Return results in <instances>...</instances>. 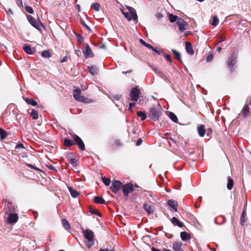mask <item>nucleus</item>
I'll use <instances>...</instances> for the list:
<instances>
[{
	"instance_id": "49530a36",
	"label": "nucleus",
	"mask_w": 251,
	"mask_h": 251,
	"mask_svg": "<svg viewBox=\"0 0 251 251\" xmlns=\"http://www.w3.org/2000/svg\"><path fill=\"white\" fill-rule=\"evenodd\" d=\"M244 215H245V211H244L243 213H242V217H241V219H240L241 223L242 225L245 222Z\"/></svg>"
},
{
	"instance_id": "f3484780",
	"label": "nucleus",
	"mask_w": 251,
	"mask_h": 251,
	"mask_svg": "<svg viewBox=\"0 0 251 251\" xmlns=\"http://www.w3.org/2000/svg\"><path fill=\"white\" fill-rule=\"evenodd\" d=\"M172 223L175 225L177 226L180 227H181L183 226V224L181 223L176 218L173 217L171 219Z\"/></svg>"
},
{
	"instance_id": "412c9836",
	"label": "nucleus",
	"mask_w": 251,
	"mask_h": 251,
	"mask_svg": "<svg viewBox=\"0 0 251 251\" xmlns=\"http://www.w3.org/2000/svg\"><path fill=\"white\" fill-rule=\"evenodd\" d=\"M168 204L175 211H177V202L176 201L173 200H169L168 201Z\"/></svg>"
},
{
	"instance_id": "e2e57ef3",
	"label": "nucleus",
	"mask_w": 251,
	"mask_h": 251,
	"mask_svg": "<svg viewBox=\"0 0 251 251\" xmlns=\"http://www.w3.org/2000/svg\"><path fill=\"white\" fill-rule=\"evenodd\" d=\"M28 166L31 169H37L36 167H34L32 165L28 164Z\"/></svg>"
},
{
	"instance_id": "79ce46f5",
	"label": "nucleus",
	"mask_w": 251,
	"mask_h": 251,
	"mask_svg": "<svg viewBox=\"0 0 251 251\" xmlns=\"http://www.w3.org/2000/svg\"><path fill=\"white\" fill-rule=\"evenodd\" d=\"M185 25H186V23L183 24L181 25H179V29L180 30V31L183 32L186 29V28L185 27Z\"/></svg>"
},
{
	"instance_id": "4be33fe9",
	"label": "nucleus",
	"mask_w": 251,
	"mask_h": 251,
	"mask_svg": "<svg viewBox=\"0 0 251 251\" xmlns=\"http://www.w3.org/2000/svg\"><path fill=\"white\" fill-rule=\"evenodd\" d=\"M24 100L29 104L32 106H36L37 105V102L32 99H29L28 98H24Z\"/></svg>"
},
{
	"instance_id": "774afa93",
	"label": "nucleus",
	"mask_w": 251,
	"mask_h": 251,
	"mask_svg": "<svg viewBox=\"0 0 251 251\" xmlns=\"http://www.w3.org/2000/svg\"><path fill=\"white\" fill-rule=\"evenodd\" d=\"M153 69L155 72H157V69L153 68Z\"/></svg>"
},
{
	"instance_id": "338daca9",
	"label": "nucleus",
	"mask_w": 251,
	"mask_h": 251,
	"mask_svg": "<svg viewBox=\"0 0 251 251\" xmlns=\"http://www.w3.org/2000/svg\"><path fill=\"white\" fill-rule=\"evenodd\" d=\"M130 71H128V72H123V74H126L127 73H130Z\"/></svg>"
},
{
	"instance_id": "393cba45",
	"label": "nucleus",
	"mask_w": 251,
	"mask_h": 251,
	"mask_svg": "<svg viewBox=\"0 0 251 251\" xmlns=\"http://www.w3.org/2000/svg\"><path fill=\"white\" fill-rule=\"evenodd\" d=\"M62 225L67 230H69L71 228L70 225L68 221L66 219H63L62 221Z\"/></svg>"
},
{
	"instance_id": "1a4fd4ad",
	"label": "nucleus",
	"mask_w": 251,
	"mask_h": 251,
	"mask_svg": "<svg viewBox=\"0 0 251 251\" xmlns=\"http://www.w3.org/2000/svg\"><path fill=\"white\" fill-rule=\"evenodd\" d=\"M140 92L139 90L136 88H132L130 92L131 100L133 101H136L139 99Z\"/></svg>"
},
{
	"instance_id": "2f4dec72",
	"label": "nucleus",
	"mask_w": 251,
	"mask_h": 251,
	"mask_svg": "<svg viewBox=\"0 0 251 251\" xmlns=\"http://www.w3.org/2000/svg\"><path fill=\"white\" fill-rule=\"evenodd\" d=\"M74 144L73 141L71 140L65 139L64 140V145L67 147H69Z\"/></svg>"
},
{
	"instance_id": "13d9d810",
	"label": "nucleus",
	"mask_w": 251,
	"mask_h": 251,
	"mask_svg": "<svg viewBox=\"0 0 251 251\" xmlns=\"http://www.w3.org/2000/svg\"><path fill=\"white\" fill-rule=\"evenodd\" d=\"M142 142V140L141 139H138L137 143H136V145L137 146H139L140 145H141V143Z\"/></svg>"
},
{
	"instance_id": "3c124183",
	"label": "nucleus",
	"mask_w": 251,
	"mask_h": 251,
	"mask_svg": "<svg viewBox=\"0 0 251 251\" xmlns=\"http://www.w3.org/2000/svg\"><path fill=\"white\" fill-rule=\"evenodd\" d=\"M165 57L166 59L168 61H169L170 63H171V62H172V60H171V57H170V56L169 55H168V54H166V55H165Z\"/></svg>"
},
{
	"instance_id": "e433bc0d",
	"label": "nucleus",
	"mask_w": 251,
	"mask_h": 251,
	"mask_svg": "<svg viewBox=\"0 0 251 251\" xmlns=\"http://www.w3.org/2000/svg\"><path fill=\"white\" fill-rule=\"evenodd\" d=\"M174 54L176 57L177 59L179 60H180L181 55L179 52L176 50H172Z\"/></svg>"
},
{
	"instance_id": "09e8293b",
	"label": "nucleus",
	"mask_w": 251,
	"mask_h": 251,
	"mask_svg": "<svg viewBox=\"0 0 251 251\" xmlns=\"http://www.w3.org/2000/svg\"><path fill=\"white\" fill-rule=\"evenodd\" d=\"M76 37L79 42H83V38L81 35L77 34V35H76Z\"/></svg>"
},
{
	"instance_id": "9b49d317",
	"label": "nucleus",
	"mask_w": 251,
	"mask_h": 251,
	"mask_svg": "<svg viewBox=\"0 0 251 251\" xmlns=\"http://www.w3.org/2000/svg\"><path fill=\"white\" fill-rule=\"evenodd\" d=\"M18 220V216L17 214L15 213H10L9 215L8 221L10 224H15L16 223Z\"/></svg>"
},
{
	"instance_id": "8fccbe9b",
	"label": "nucleus",
	"mask_w": 251,
	"mask_h": 251,
	"mask_svg": "<svg viewBox=\"0 0 251 251\" xmlns=\"http://www.w3.org/2000/svg\"><path fill=\"white\" fill-rule=\"evenodd\" d=\"M153 51L156 52L158 54H160V51L157 50L156 49L153 48V47L151 49Z\"/></svg>"
},
{
	"instance_id": "72a5a7b5",
	"label": "nucleus",
	"mask_w": 251,
	"mask_h": 251,
	"mask_svg": "<svg viewBox=\"0 0 251 251\" xmlns=\"http://www.w3.org/2000/svg\"><path fill=\"white\" fill-rule=\"evenodd\" d=\"M101 179L105 185L109 186L110 185V180L109 179L107 178L105 176H101Z\"/></svg>"
},
{
	"instance_id": "58836bf2",
	"label": "nucleus",
	"mask_w": 251,
	"mask_h": 251,
	"mask_svg": "<svg viewBox=\"0 0 251 251\" xmlns=\"http://www.w3.org/2000/svg\"><path fill=\"white\" fill-rule=\"evenodd\" d=\"M93 6L95 11H98L100 10V4L96 2L93 4Z\"/></svg>"
},
{
	"instance_id": "f03ea898",
	"label": "nucleus",
	"mask_w": 251,
	"mask_h": 251,
	"mask_svg": "<svg viewBox=\"0 0 251 251\" xmlns=\"http://www.w3.org/2000/svg\"><path fill=\"white\" fill-rule=\"evenodd\" d=\"M81 90L79 88L76 89L73 91V96L74 99L79 102L84 103L92 102L93 100L92 99H88L84 96H80Z\"/></svg>"
},
{
	"instance_id": "ea45409f",
	"label": "nucleus",
	"mask_w": 251,
	"mask_h": 251,
	"mask_svg": "<svg viewBox=\"0 0 251 251\" xmlns=\"http://www.w3.org/2000/svg\"><path fill=\"white\" fill-rule=\"evenodd\" d=\"M26 11L30 14L33 13V10L32 7L29 6H26L25 7Z\"/></svg>"
},
{
	"instance_id": "c85d7f7f",
	"label": "nucleus",
	"mask_w": 251,
	"mask_h": 251,
	"mask_svg": "<svg viewBox=\"0 0 251 251\" xmlns=\"http://www.w3.org/2000/svg\"><path fill=\"white\" fill-rule=\"evenodd\" d=\"M137 114L138 117L141 118L142 121L145 120L147 117L146 113L142 111H138Z\"/></svg>"
},
{
	"instance_id": "603ef678",
	"label": "nucleus",
	"mask_w": 251,
	"mask_h": 251,
	"mask_svg": "<svg viewBox=\"0 0 251 251\" xmlns=\"http://www.w3.org/2000/svg\"><path fill=\"white\" fill-rule=\"evenodd\" d=\"M99 251H114L113 249L109 250L107 248L105 249H100Z\"/></svg>"
},
{
	"instance_id": "ddd939ff",
	"label": "nucleus",
	"mask_w": 251,
	"mask_h": 251,
	"mask_svg": "<svg viewBox=\"0 0 251 251\" xmlns=\"http://www.w3.org/2000/svg\"><path fill=\"white\" fill-rule=\"evenodd\" d=\"M182 243L180 242H176L174 243L173 248L175 251H182L181 248Z\"/></svg>"
},
{
	"instance_id": "bf43d9fd",
	"label": "nucleus",
	"mask_w": 251,
	"mask_h": 251,
	"mask_svg": "<svg viewBox=\"0 0 251 251\" xmlns=\"http://www.w3.org/2000/svg\"><path fill=\"white\" fill-rule=\"evenodd\" d=\"M75 53L76 54V55L79 56V54L81 53V52L80 50H75Z\"/></svg>"
},
{
	"instance_id": "f8f14e48",
	"label": "nucleus",
	"mask_w": 251,
	"mask_h": 251,
	"mask_svg": "<svg viewBox=\"0 0 251 251\" xmlns=\"http://www.w3.org/2000/svg\"><path fill=\"white\" fill-rule=\"evenodd\" d=\"M185 46V49L187 53L190 55H193L194 54V51L191 43L189 42H186Z\"/></svg>"
},
{
	"instance_id": "423d86ee",
	"label": "nucleus",
	"mask_w": 251,
	"mask_h": 251,
	"mask_svg": "<svg viewBox=\"0 0 251 251\" xmlns=\"http://www.w3.org/2000/svg\"><path fill=\"white\" fill-rule=\"evenodd\" d=\"M122 183L118 180H113L110 186L111 190L114 193H116L121 188H122Z\"/></svg>"
},
{
	"instance_id": "6e6d98bb",
	"label": "nucleus",
	"mask_w": 251,
	"mask_h": 251,
	"mask_svg": "<svg viewBox=\"0 0 251 251\" xmlns=\"http://www.w3.org/2000/svg\"><path fill=\"white\" fill-rule=\"evenodd\" d=\"M144 46L149 49H151L152 47V46H151V45L147 43Z\"/></svg>"
},
{
	"instance_id": "7ed1b4c3",
	"label": "nucleus",
	"mask_w": 251,
	"mask_h": 251,
	"mask_svg": "<svg viewBox=\"0 0 251 251\" xmlns=\"http://www.w3.org/2000/svg\"><path fill=\"white\" fill-rule=\"evenodd\" d=\"M84 237L86 239L85 242L86 246L90 248L94 244V233L90 229H85L83 230Z\"/></svg>"
},
{
	"instance_id": "864d4df0",
	"label": "nucleus",
	"mask_w": 251,
	"mask_h": 251,
	"mask_svg": "<svg viewBox=\"0 0 251 251\" xmlns=\"http://www.w3.org/2000/svg\"><path fill=\"white\" fill-rule=\"evenodd\" d=\"M16 148H24V146L22 144H19L16 146Z\"/></svg>"
},
{
	"instance_id": "473e14b6",
	"label": "nucleus",
	"mask_w": 251,
	"mask_h": 251,
	"mask_svg": "<svg viewBox=\"0 0 251 251\" xmlns=\"http://www.w3.org/2000/svg\"><path fill=\"white\" fill-rule=\"evenodd\" d=\"M219 23V20L217 16H215L212 18L211 25L213 26H216Z\"/></svg>"
},
{
	"instance_id": "4468645a",
	"label": "nucleus",
	"mask_w": 251,
	"mask_h": 251,
	"mask_svg": "<svg viewBox=\"0 0 251 251\" xmlns=\"http://www.w3.org/2000/svg\"><path fill=\"white\" fill-rule=\"evenodd\" d=\"M74 155L72 153H70L68 154L67 158L68 161L71 163L73 166H75L76 165V160L75 158H73Z\"/></svg>"
},
{
	"instance_id": "37998d69",
	"label": "nucleus",
	"mask_w": 251,
	"mask_h": 251,
	"mask_svg": "<svg viewBox=\"0 0 251 251\" xmlns=\"http://www.w3.org/2000/svg\"><path fill=\"white\" fill-rule=\"evenodd\" d=\"M213 58V55L212 54H209L206 57V61L207 62L211 61Z\"/></svg>"
},
{
	"instance_id": "cd10ccee",
	"label": "nucleus",
	"mask_w": 251,
	"mask_h": 251,
	"mask_svg": "<svg viewBox=\"0 0 251 251\" xmlns=\"http://www.w3.org/2000/svg\"><path fill=\"white\" fill-rule=\"evenodd\" d=\"M243 115L245 117L248 116L249 113V107L248 105H245L243 108Z\"/></svg>"
},
{
	"instance_id": "0e129e2a",
	"label": "nucleus",
	"mask_w": 251,
	"mask_h": 251,
	"mask_svg": "<svg viewBox=\"0 0 251 251\" xmlns=\"http://www.w3.org/2000/svg\"><path fill=\"white\" fill-rule=\"evenodd\" d=\"M217 50L218 52H220L222 50V48L221 47H219Z\"/></svg>"
},
{
	"instance_id": "c03bdc74",
	"label": "nucleus",
	"mask_w": 251,
	"mask_h": 251,
	"mask_svg": "<svg viewBox=\"0 0 251 251\" xmlns=\"http://www.w3.org/2000/svg\"><path fill=\"white\" fill-rule=\"evenodd\" d=\"M135 104H136V103L135 102L130 103L129 104V108H128V109L130 111H132V108H133V107H134L135 106Z\"/></svg>"
},
{
	"instance_id": "dca6fc26",
	"label": "nucleus",
	"mask_w": 251,
	"mask_h": 251,
	"mask_svg": "<svg viewBox=\"0 0 251 251\" xmlns=\"http://www.w3.org/2000/svg\"><path fill=\"white\" fill-rule=\"evenodd\" d=\"M198 132L201 137H203L205 133L204 126L201 125L198 127Z\"/></svg>"
},
{
	"instance_id": "4d7b16f0",
	"label": "nucleus",
	"mask_w": 251,
	"mask_h": 251,
	"mask_svg": "<svg viewBox=\"0 0 251 251\" xmlns=\"http://www.w3.org/2000/svg\"><path fill=\"white\" fill-rule=\"evenodd\" d=\"M140 43L141 44H142L143 46H145V45L146 44L145 41L144 40L142 39H140Z\"/></svg>"
},
{
	"instance_id": "9d476101",
	"label": "nucleus",
	"mask_w": 251,
	"mask_h": 251,
	"mask_svg": "<svg viewBox=\"0 0 251 251\" xmlns=\"http://www.w3.org/2000/svg\"><path fill=\"white\" fill-rule=\"evenodd\" d=\"M83 52L85 58L92 57L94 55L88 45L86 44L83 48Z\"/></svg>"
},
{
	"instance_id": "5701e85b",
	"label": "nucleus",
	"mask_w": 251,
	"mask_h": 251,
	"mask_svg": "<svg viewBox=\"0 0 251 251\" xmlns=\"http://www.w3.org/2000/svg\"><path fill=\"white\" fill-rule=\"evenodd\" d=\"M180 237L183 241H187L190 238L189 234L186 232H182L180 233Z\"/></svg>"
},
{
	"instance_id": "2eb2a0df",
	"label": "nucleus",
	"mask_w": 251,
	"mask_h": 251,
	"mask_svg": "<svg viewBox=\"0 0 251 251\" xmlns=\"http://www.w3.org/2000/svg\"><path fill=\"white\" fill-rule=\"evenodd\" d=\"M25 51L28 54H32L35 51V49L30 46H25L23 47Z\"/></svg>"
},
{
	"instance_id": "0eeeda50",
	"label": "nucleus",
	"mask_w": 251,
	"mask_h": 251,
	"mask_svg": "<svg viewBox=\"0 0 251 251\" xmlns=\"http://www.w3.org/2000/svg\"><path fill=\"white\" fill-rule=\"evenodd\" d=\"M122 190L124 196L127 197L128 194L133 190V185L131 183H127L123 185Z\"/></svg>"
},
{
	"instance_id": "a211bd4d",
	"label": "nucleus",
	"mask_w": 251,
	"mask_h": 251,
	"mask_svg": "<svg viewBox=\"0 0 251 251\" xmlns=\"http://www.w3.org/2000/svg\"><path fill=\"white\" fill-rule=\"evenodd\" d=\"M69 192L73 198H76L79 195V193L71 187H68Z\"/></svg>"
},
{
	"instance_id": "a19ab883",
	"label": "nucleus",
	"mask_w": 251,
	"mask_h": 251,
	"mask_svg": "<svg viewBox=\"0 0 251 251\" xmlns=\"http://www.w3.org/2000/svg\"><path fill=\"white\" fill-rule=\"evenodd\" d=\"M90 212L92 214H94L100 216V213L99 211L98 210H97V209H91L90 210Z\"/></svg>"
},
{
	"instance_id": "f257e3e1",
	"label": "nucleus",
	"mask_w": 251,
	"mask_h": 251,
	"mask_svg": "<svg viewBox=\"0 0 251 251\" xmlns=\"http://www.w3.org/2000/svg\"><path fill=\"white\" fill-rule=\"evenodd\" d=\"M126 7L127 9L129 12L125 11V8L123 6H121L120 8L121 11L124 15L125 17L128 21H131L132 19L135 21H137L138 16L135 9L128 5H126Z\"/></svg>"
},
{
	"instance_id": "052dcab7",
	"label": "nucleus",
	"mask_w": 251,
	"mask_h": 251,
	"mask_svg": "<svg viewBox=\"0 0 251 251\" xmlns=\"http://www.w3.org/2000/svg\"><path fill=\"white\" fill-rule=\"evenodd\" d=\"M151 251H160V250L159 249H156L154 247H152V249H151Z\"/></svg>"
},
{
	"instance_id": "b1692460",
	"label": "nucleus",
	"mask_w": 251,
	"mask_h": 251,
	"mask_svg": "<svg viewBox=\"0 0 251 251\" xmlns=\"http://www.w3.org/2000/svg\"><path fill=\"white\" fill-rule=\"evenodd\" d=\"M143 208L144 210L147 211L149 214L152 213L153 212V210L151 207V206L148 204H145L143 206Z\"/></svg>"
},
{
	"instance_id": "4c0bfd02",
	"label": "nucleus",
	"mask_w": 251,
	"mask_h": 251,
	"mask_svg": "<svg viewBox=\"0 0 251 251\" xmlns=\"http://www.w3.org/2000/svg\"><path fill=\"white\" fill-rule=\"evenodd\" d=\"M42 56L44 57H50V54L49 51L44 50L42 52Z\"/></svg>"
},
{
	"instance_id": "aec40b11",
	"label": "nucleus",
	"mask_w": 251,
	"mask_h": 251,
	"mask_svg": "<svg viewBox=\"0 0 251 251\" xmlns=\"http://www.w3.org/2000/svg\"><path fill=\"white\" fill-rule=\"evenodd\" d=\"M234 185V182L233 179L231 178L230 176H228L227 177V188L228 190H231L233 188Z\"/></svg>"
},
{
	"instance_id": "6e6552de",
	"label": "nucleus",
	"mask_w": 251,
	"mask_h": 251,
	"mask_svg": "<svg viewBox=\"0 0 251 251\" xmlns=\"http://www.w3.org/2000/svg\"><path fill=\"white\" fill-rule=\"evenodd\" d=\"M72 137L73 138L74 141L76 143L79 149L81 151H83L85 149V145L83 141L81 139L75 134H74L72 135Z\"/></svg>"
},
{
	"instance_id": "39448f33",
	"label": "nucleus",
	"mask_w": 251,
	"mask_h": 251,
	"mask_svg": "<svg viewBox=\"0 0 251 251\" xmlns=\"http://www.w3.org/2000/svg\"><path fill=\"white\" fill-rule=\"evenodd\" d=\"M27 19L30 24L39 30L41 29L42 25L39 20H36L30 15L27 16Z\"/></svg>"
},
{
	"instance_id": "7c9ffc66",
	"label": "nucleus",
	"mask_w": 251,
	"mask_h": 251,
	"mask_svg": "<svg viewBox=\"0 0 251 251\" xmlns=\"http://www.w3.org/2000/svg\"><path fill=\"white\" fill-rule=\"evenodd\" d=\"M30 115L32 116V118L34 120H36L38 118V112L34 109L32 110V111L30 113Z\"/></svg>"
},
{
	"instance_id": "6ab92c4d",
	"label": "nucleus",
	"mask_w": 251,
	"mask_h": 251,
	"mask_svg": "<svg viewBox=\"0 0 251 251\" xmlns=\"http://www.w3.org/2000/svg\"><path fill=\"white\" fill-rule=\"evenodd\" d=\"M89 73L92 75H95L98 74V69L95 66H89L88 67Z\"/></svg>"
},
{
	"instance_id": "a878e982",
	"label": "nucleus",
	"mask_w": 251,
	"mask_h": 251,
	"mask_svg": "<svg viewBox=\"0 0 251 251\" xmlns=\"http://www.w3.org/2000/svg\"><path fill=\"white\" fill-rule=\"evenodd\" d=\"M168 16L169 20L171 23H174V22H176V21L178 18L177 16H176V15H174L173 14H171V13H169L168 14Z\"/></svg>"
},
{
	"instance_id": "680f3d73",
	"label": "nucleus",
	"mask_w": 251,
	"mask_h": 251,
	"mask_svg": "<svg viewBox=\"0 0 251 251\" xmlns=\"http://www.w3.org/2000/svg\"><path fill=\"white\" fill-rule=\"evenodd\" d=\"M82 24L87 29H88L89 30H90L89 27L87 25H86L84 23H83Z\"/></svg>"
},
{
	"instance_id": "69168bd1",
	"label": "nucleus",
	"mask_w": 251,
	"mask_h": 251,
	"mask_svg": "<svg viewBox=\"0 0 251 251\" xmlns=\"http://www.w3.org/2000/svg\"><path fill=\"white\" fill-rule=\"evenodd\" d=\"M224 40H225V39H224V38H222L221 40H220V41H219L218 42V43H220L221 42H222V41H224Z\"/></svg>"
},
{
	"instance_id": "a18cd8bd",
	"label": "nucleus",
	"mask_w": 251,
	"mask_h": 251,
	"mask_svg": "<svg viewBox=\"0 0 251 251\" xmlns=\"http://www.w3.org/2000/svg\"><path fill=\"white\" fill-rule=\"evenodd\" d=\"M113 98L115 100H119L121 98V95H115L112 96V99Z\"/></svg>"
},
{
	"instance_id": "f704fd0d",
	"label": "nucleus",
	"mask_w": 251,
	"mask_h": 251,
	"mask_svg": "<svg viewBox=\"0 0 251 251\" xmlns=\"http://www.w3.org/2000/svg\"><path fill=\"white\" fill-rule=\"evenodd\" d=\"M0 136L1 139H4L7 136L6 131L1 128H0Z\"/></svg>"
},
{
	"instance_id": "20e7f679",
	"label": "nucleus",
	"mask_w": 251,
	"mask_h": 251,
	"mask_svg": "<svg viewBox=\"0 0 251 251\" xmlns=\"http://www.w3.org/2000/svg\"><path fill=\"white\" fill-rule=\"evenodd\" d=\"M161 112V107L159 104L157 107H152L149 111V117L154 121L158 120Z\"/></svg>"
},
{
	"instance_id": "bb28decb",
	"label": "nucleus",
	"mask_w": 251,
	"mask_h": 251,
	"mask_svg": "<svg viewBox=\"0 0 251 251\" xmlns=\"http://www.w3.org/2000/svg\"><path fill=\"white\" fill-rule=\"evenodd\" d=\"M94 201L97 203L104 204L105 202L104 200L99 197H95L94 198Z\"/></svg>"
},
{
	"instance_id": "c9c22d12",
	"label": "nucleus",
	"mask_w": 251,
	"mask_h": 251,
	"mask_svg": "<svg viewBox=\"0 0 251 251\" xmlns=\"http://www.w3.org/2000/svg\"><path fill=\"white\" fill-rule=\"evenodd\" d=\"M177 25H181L183 24H185V22L181 18H177L176 21Z\"/></svg>"
},
{
	"instance_id": "de8ad7c7",
	"label": "nucleus",
	"mask_w": 251,
	"mask_h": 251,
	"mask_svg": "<svg viewBox=\"0 0 251 251\" xmlns=\"http://www.w3.org/2000/svg\"><path fill=\"white\" fill-rule=\"evenodd\" d=\"M235 63V61L233 60H231L228 63L229 67H232L233 65Z\"/></svg>"
},
{
	"instance_id": "5fc2aeb1",
	"label": "nucleus",
	"mask_w": 251,
	"mask_h": 251,
	"mask_svg": "<svg viewBox=\"0 0 251 251\" xmlns=\"http://www.w3.org/2000/svg\"><path fill=\"white\" fill-rule=\"evenodd\" d=\"M67 59H68V58L66 56H64L62 59L61 60V62L62 63H63V62H66L67 61Z\"/></svg>"
},
{
	"instance_id": "c756f323",
	"label": "nucleus",
	"mask_w": 251,
	"mask_h": 251,
	"mask_svg": "<svg viewBox=\"0 0 251 251\" xmlns=\"http://www.w3.org/2000/svg\"><path fill=\"white\" fill-rule=\"evenodd\" d=\"M169 117L174 122L177 123L178 119L176 116L173 112H170L169 114Z\"/></svg>"
}]
</instances>
